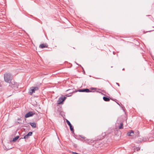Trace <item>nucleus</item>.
Returning <instances> with one entry per match:
<instances>
[{
    "mask_svg": "<svg viewBox=\"0 0 154 154\" xmlns=\"http://www.w3.org/2000/svg\"><path fill=\"white\" fill-rule=\"evenodd\" d=\"M122 70H124V69H122Z\"/></svg>",
    "mask_w": 154,
    "mask_h": 154,
    "instance_id": "cd10ccee",
    "label": "nucleus"
},
{
    "mask_svg": "<svg viewBox=\"0 0 154 154\" xmlns=\"http://www.w3.org/2000/svg\"><path fill=\"white\" fill-rule=\"evenodd\" d=\"M146 137H141L139 138L138 143H139L143 141L144 142L146 141Z\"/></svg>",
    "mask_w": 154,
    "mask_h": 154,
    "instance_id": "0eeeda50",
    "label": "nucleus"
},
{
    "mask_svg": "<svg viewBox=\"0 0 154 154\" xmlns=\"http://www.w3.org/2000/svg\"><path fill=\"white\" fill-rule=\"evenodd\" d=\"M19 137V136H17L15 138L13 139V142H15Z\"/></svg>",
    "mask_w": 154,
    "mask_h": 154,
    "instance_id": "ddd939ff",
    "label": "nucleus"
},
{
    "mask_svg": "<svg viewBox=\"0 0 154 154\" xmlns=\"http://www.w3.org/2000/svg\"><path fill=\"white\" fill-rule=\"evenodd\" d=\"M103 99L105 101H109L110 100L109 98L105 97H103Z\"/></svg>",
    "mask_w": 154,
    "mask_h": 154,
    "instance_id": "f8f14e48",
    "label": "nucleus"
},
{
    "mask_svg": "<svg viewBox=\"0 0 154 154\" xmlns=\"http://www.w3.org/2000/svg\"><path fill=\"white\" fill-rule=\"evenodd\" d=\"M91 89L93 90H96L97 88H91Z\"/></svg>",
    "mask_w": 154,
    "mask_h": 154,
    "instance_id": "a211bd4d",
    "label": "nucleus"
},
{
    "mask_svg": "<svg viewBox=\"0 0 154 154\" xmlns=\"http://www.w3.org/2000/svg\"><path fill=\"white\" fill-rule=\"evenodd\" d=\"M127 134L128 136H132V135L131 134L130 132H128L127 133Z\"/></svg>",
    "mask_w": 154,
    "mask_h": 154,
    "instance_id": "dca6fc26",
    "label": "nucleus"
},
{
    "mask_svg": "<svg viewBox=\"0 0 154 154\" xmlns=\"http://www.w3.org/2000/svg\"><path fill=\"white\" fill-rule=\"evenodd\" d=\"M39 47L42 48H47V46L44 44H41L39 45Z\"/></svg>",
    "mask_w": 154,
    "mask_h": 154,
    "instance_id": "9b49d317",
    "label": "nucleus"
},
{
    "mask_svg": "<svg viewBox=\"0 0 154 154\" xmlns=\"http://www.w3.org/2000/svg\"><path fill=\"white\" fill-rule=\"evenodd\" d=\"M137 135L138 134H139V132H137Z\"/></svg>",
    "mask_w": 154,
    "mask_h": 154,
    "instance_id": "b1692460",
    "label": "nucleus"
},
{
    "mask_svg": "<svg viewBox=\"0 0 154 154\" xmlns=\"http://www.w3.org/2000/svg\"><path fill=\"white\" fill-rule=\"evenodd\" d=\"M66 123H67V124L69 126L70 129V130L72 131V132H74V129H73V127L72 126V125L70 123V122L69 121H68L67 120H66Z\"/></svg>",
    "mask_w": 154,
    "mask_h": 154,
    "instance_id": "39448f33",
    "label": "nucleus"
},
{
    "mask_svg": "<svg viewBox=\"0 0 154 154\" xmlns=\"http://www.w3.org/2000/svg\"><path fill=\"white\" fill-rule=\"evenodd\" d=\"M24 139V138L23 137H21V138H20L19 140H20L21 139Z\"/></svg>",
    "mask_w": 154,
    "mask_h": 154,
    "instance_id": "5701e85b",
    "label": "nucleus"
},
{
    "mask_svg": "<svg viewBox=\"0 0 154 154\" xmlns=\"http://www.w3.org/2000/svg\"><path fill=\"white\" fill-rule=\"evenodd\" d=\"M78 91L80 92H91L90 90L88 88H85L83 89H80L78 90Z\"/></svg>",
    "mask_w": 154,
    "mask_h": 154,
    "instance_id": "6e6552de",
    "label": "nucleus"
},
{
    "mask_svg": "<svg viewBox=\"0 0 154 154\" xmlns=\"http://www.w3.org/2000/svg\"><path fill=\"white\" fill-rule=\"evenodd\" d=\"M38 89L39 88L38 87H32L29 92V94L30 95H32L33 93L35 92V91L38 90Z\"/></svg>",
    "mask_w": 154,
    "mask_h": 154,
    "instance_id": "7ed1b4c3",
    "label": "nucleus"
},
{
    "mask_svg": "<svg viewBox=\"0 0 154 154\" xmlns=\"http://www.w3.org/2000/svg\"><path fill=\"white\" fill-rule=\"evenodd\" d=\"M4 78L5 81L7 83H9L13 79V75L9 73L6 72L4 74Z\"/></svg>",
    "mask_w": 154,
    "mask_h": 154,
    "instance_id": "f257e3e1",
    "label": "nucleus"
},
{
    "mask_svg": "<svg viewBox=\"0 0 154 154\" xmlns=\"http://www.w3.org/2000/svg\"><path fill=\"white\" fill-rule=\"evenodd\" d=\"M123 124L122 122H121L120 123V125L119 126V129H122L123 128Z\"/></svg>",
    "mask_w": 154,
    "mask_h": 154,
    "instance_id": "4468645a",
    "label": "nucleus"
},
{
    "mask_svg": "<svg viewBox=\"0 0 154 154\" xmlns=\"http://www.w3.org/2000/svg\"><path fill=\"white\" fill-rule=\"evenodd\" d=\"M131 134L133 135L134 134V132L133 131L131 130L130 132Z\"/></svg>",
    "mask_w": 154,
    "mask_h": 154,
    "instance_id": "f3484780",
    "label": "nucleus"
},
{
    "mask_svg": "<svg viewBox=\"0 0 154 154\" xmlns=\"http://www.w3.org/2000/svg\"><path fill=\"white\" fill-rule=\"evenodd\" d=\"M72 153L73 154H80L79 153H76V152H72Z\"/></svg>",
    "mask_w": 154,
    "mask_h": 154,
    "instance_id": "6ab92c4d",
    "label": "nucleus"
},
{
    "mask_svg": "<svg viewBox=\"0 0 154 154\" xmlns=\"http://www.w3.org/2000/svg\"><path fill=\"white\" fill-rule=\"evenodd\" d=\"M20 119H21V118H19L17 119V120H20Z\"/></svg>",
    "mask_w": 154,
    "mask_h": 154,
    "instance_id": "aec40b11",
    "label": "nucleus"
},
{
    "mask_svg": "<svg viewBox=\"0 0 154 154\" xmlns=\"http://www.w3.org/2000/svg\"><path fill=\"white\" fill-rule=\"evenodd\" d=\"M96 92H99V93H100V92H99V91H96Z\"/></svg>",
    "mask_w": 154,
    "mask_h": 154,
    "instance_id": "a878e982",
    "label": "nucleus"
},
{
    "mask_svg": "<svg viewBox=\"0 0 154 154\" xmlns=\"http://www.w3.org/2000/svg\"><path fill=\"white\" fill-rule=\"evenodd\" d=\"M61 98V101L59 102V103L60 104H62L63 102L66 99V97H60Z\"/></svg>",
    "mask_w": 154,
    "mask_h": 154,
    "instance_id": "1a4fd4ad",
    "label": "nucleus"
},
{
    "mask_svg": "<svg viewBox=\"0 0 154 154\" xmlns=\"http://www.w3.org/2000/svg\"><path fill=\"white\" fill-rule=\"evenodd\" d=\"M9 83V86L13 89H15L18 87V85L17 83L14 81H11Z\"/></svg>",
    "mask_w": 154,
    "mask_h": 154,
    "instance_id": "f03ea898",
    "label": "nucleus"
},
{
    "mask_svg": "<svg viewBox=\"0 0 154 154\" xmlns=\"http://www.w3.org/2000/svg\"><path fill=\"white\" fill-rule=\"evenodd\" d=\"M116 84L119 86V84L118 83H116Z\"/></svg>",
    "mask_w": 154,
    "mask_h": 154,
    "instance_id": "412c9836",
    "label": "nucleus"
},
{
    "mask_svg": "<svg viewBox=\"0 0 154 154\" xmlns=\"http://www.w3.org/2000/svg\"><path fill=\"white\" fill-rule=\"evenodd\" d=\"M140 149V148H137V151H138V150H139Z\"/></svg>",
    "mask_w": 154,
    "mask_h": 154,
    "instance_id": "4be33fe9",
    "label": "nucleus"
},
{
    "mask_svg": "<svg viewBox=\"0 0 154 154\" xmlns=\"http://www.w3.org/2000/svg\"><path fill=\"white\" fill-rule=\"evenodd\" d=\"M98 90H101V89H98Z\"/></svg>",
    "mask_w": 154,
    "mask_h": 154,
    "instance_id": "393cba45",
    "label": "nucleus"
},
{
    "mask_svg": "<svg viewBox=\"0 0 154 154\" xmlns=\"http://www.w3.org/2000/svg\"><path fill=\"white\" fill-rule=\"evenodd\" d=\"M32 132H29L28 133V134L25 135L23 138L25 139H28L29 138V137L31 136L32 135Z\"/></svg>",
    "mask_w": 154,
    "mask_h": 154,
    "instance_id": "423d86ee",
    "label": "nucleus"
},
{
    "mask_svg": "<svg viewBox=\"0 0 154 154\" xmlns=\"http://www.w3.org/2000/svg\"><path fill=\"white\" fill-rule=\"evenodd\" d=\"M61 101V98L60 97L57 101V104H60L59 103V102Z\"/></svg>",
    "mask_w": 154,
    "mask_h": 154,
    "instance_id": "2eb2a0df",
    "label": "nucleus"
},
{
    "mask_svg": "<svg viewBox=\"0 0 154 154\" xmlns=\"http://www.w3.org/2000/svg\"><path fill=\"white\" fill-rule=\"evenodd\" d=\"M29 124L33 128H36V125L35 123L34 122H30Z\"/></svg>",
    "mask_w": 154,
    "mask_h": 154,
    "instance_id": "9d476101",
    "label": "nucleus"
},
{
    "mask_svg": "<svg viewBox=\"0 0 154 154\" xmlns=\"http://www.w3.org/2000/svg\"><path fill=\"white\" fill-rule=\"evenodd\" d=\"M35 113L33 112H30L26 114L25 116L26 118H28L32 116Z\"/></svg>",
    "mask_w": 154,
    "mask_h": 154,
    "instance_id": "20e7f679",
    "label": "nucleus"
},
{
    "mask_svg": "<svg viewBox=\"0 0 154 154\" xmlns=\"http://www.w3.org/2000/svg\"><path fill=\"white\" fill-rule=\"evenodd\" d=\"M17 123H20V122H17Z\"/></svg>",
    "mask_w": 154,
    "mask_h": 154,
    "instance_id": "bb28decb",
    "label": "nucleus"
}]
</instances>
